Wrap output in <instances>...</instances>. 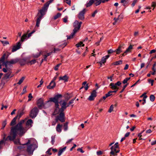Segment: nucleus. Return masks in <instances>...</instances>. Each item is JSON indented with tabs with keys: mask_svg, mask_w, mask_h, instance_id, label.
<instances>
[{
	"mask_svg": "<svg viewBox=\"0 0 156 156\" xmlns=\"http://www.w3.org/2000/svg\"><path fill=\"white\" fill-rule=\"evenodd\" d=\"M62 97V94H58L54 97L50 98L49 101H48L47 102L50 101L54 103L55 109L53 115H58L56 118V122L59 120L61 122H63L65 120V114L64 111L70 105L74 103L76 98L70 100L67 105L66 102L64 100H61L59 102V98H61Z\"/></svg>",
	"mask_w": 156,
	"mask_h": 156,
	"instance_id": "f257e3e1",
	"label": "nucleus"
},
{
	"mask_svg": "<svg viewBox=\"0 0 156 156\" xmlns=\"http://www.w3.org/2000/svg\"><path fill=\"white\" fill-rule=\"evenodd\" d=\"M23 123V121H22L15 126L12 127L10 131V135L8 136L6 138H5V134H4L3 140L0 141V149L5 144L6 141L8 140H14L16 138L18 132L20 136H22L24 135L26 130L22 126L21 124Z\"/></svg>",
	"mask_w": 156,
	"mask_h": 156,
	"instance_id": "f03ea898",
	"label": "nucleus"
},
{
	"mask_svg": "<svg viewBox=\"0 0 156 156\" xmlns=\"http://www.w3.org/2000/svg\"><path fill=\"white\" fill-rule=\"evenodd\" d=\"M6 55L5 53L0 58V69L2 68V66H5L6 68H3L2 69L3 71L5 73H7L5 74L2 77L1 80V84L4 85L6 82L7 81V79L12 77L13 76L11 75L12 72L10 70H9L8 68V66H10L11 64H14L18 62L19 59L16 58L14 59H11L10 61H5V59Z\"/></svg>",
	"mask_w": 156,
	"mask_h": 156,
	"instance_id": "7ed1b4c3",
	"label": "nucleus"
},
{
	"mask_svg": "<svg viewBox=\"0 0 156 156\" xmlns=\"http://www.w3.org/2000/svg\"><path fill=\"white\" fill-rule=\"evenodd\" d=\"M54 0H50L49 1L44 5V6L41 9L39 10L36 19V27H39L41 20L43 16L45 14L50 4L52 3Z\"/></svg>",
	"mask_w": 156,
	"mask_h": 156,
	"instance_id": "20e7f679",
	"label": "nucleus"
},
{
	"mask_svg": "<svg viewBox=\"0 0 156 156\" xmlns=\"http://www.w3.org/2000/svg\"><path fill=\"white\" fill-rule=\"evenodd\" d=\"M23 145H27L26 151L28 154L30 155L33 154L34 150L38 147L36 144L34 143H31L30 140H29L28 142L26 143L23 144Z\"/></svg>",
	"mask_w": 156,
	"mask_h": 156,
	"instance_id": "39448f33",
	"label": "nucleus"
},
{
	"mask_svg": "<svg viewBox=\"0 0 156 156\" xmlns=\"http://www.w3.org/2000/svg\"><path fill=\"white\" fill-rule=\"evenodd\" d=\"M22 121H23V123H22L21 124L22 127L25 129L26 130V131L25 133H26L27 130L29 128H31L32 126V124L33 123V121L31 119H29L26 122V127L25 128H24L23 126V124L24 123L25 120H20L16 125H17L18 123H20V122Z\"/></svg>",
	"mask_w": 156,
	"mask_h": 156,
	"instance_id": "423d86ee",
	"label": "nucleus"
},
{
	"mask_svg": "<svg viewBox=\"0 0 156 156\" xmlns=\"http://www.w3.org/2000/svg\"><path fill=\"white\" fill-rule=\"evenodd\" d=\"M39 110L37 107H34L30 111V116L32 119L35 118L37 115Z\"/></svg>",
	"mask_w": 156,
	"mask_h": 156,
	"instance_id": "0eeeda50",
	"label": "nucleus"
},
{
	"mask_svg": "<svg viewBox=\"0 0 156 156\" xmlns=\"http://www.w3.org/2000/svg\"><path fill=\"white\" fill-rule=\"evenodd\" d=\"M82 23L81 22H79L77 20H76L73 23L74 28L73 31L76 33L80 30Z\"/></svg>",
	"mask_w": 156,
	"mask_h": 156,
	"instance_id": "6e6552de",
	"label": "nucleus"
},
{
	"mask_svg": "<svg viewBox=\"0 0 156 156\" xmlns=\"http://www.w3.org/2000/svg\"><path fill=\"white\" fill-rule=\"evenodd\" d=\"M118 148H115V147L112 146L111 147L110 149L111 151L110 152V156H115L117 155V153H119L120 150Z\"/></svg>",
	"mask_w": 156,
	"mask_h": 156,
	"instance_id": "1a4fd4ad",
	"label": "nucleus"
},
{
	"mask_svg": "<svg viewBox=\"0 0 156 156\" xmlns=\"http://www.w3.org/2000/svg\"><path fill=\"white\" fill-rule=\"evenodd\" d=\"M86 11V9H84L82 11L80 12L77 15L78 17L80 20H84V16Z\"/></svg>",
	"mask_w": 156,
	"mask_h": 156,
	"instance_id": "9d476101",
	"label": "nucleus"
},
{
	"mask_svg": "<svg viewBox=\"0 0 156 156\" xmlns=\"http://www.w3.org/2000/svg\"><path fill=\"white\" fill-rule=\"evenodd\" d=\"M21 45V43L20 42L17 43L16 45L13 46L12 48V52H14L20 48Z\"/></svg>",
	"mask_w": 156,
	"mask_h": 156,
	"instance_id": "9b49d317",
	"label": "nucleus"
},
{
	"mask_svg": "<svg viewBox=\"0 0 156 156\" xmlns=\"http://www.w3.org/2000/svg\"><path fill=\"white\" fill-rule=\"evenodd\" d=\"M124 45V44L120 45L119 46L118 48L115 50V51L117 54H119L122 51L124 48L123 47Z\"/></svg>",
	"mask_w": 156,
	"mask_h": 156,
	"instance_id": "f8f14e48",
	"label": "nucleus"
},
{
	"mask_svg": "<svg viewBox=\"0 0 156 156\" xmlns=\"http://www.w3.org/2000/svg\"><path fill=\"white\" fill-rule=\"evenodd\" d=\"M37 105L39 108L44 106V104L43 99L41 98L39 99L37 101Z\"/></svg>",
	"mask_w": 156,
	"mask_h": 156,
	"instance_id": "ddd939ff",
	"label": "nucleus"
},
{
	"mask_svg": "<svg viewBox=\"0 0 156 156\" xmlns=\"http://www.w3.org/2000/svg\"><path fill=\"white\" fill-rule=\"evenodd\" d=\"M110 56L109 55H107L105 56H104L102 57L101 60L100 62L101 65L102 64H104L106 62V59H107Z\"/></svg>",
	"mask_w": 156,
	"mask_h": 156,
	"instance_id": "4468645a",
	"label": "nucleus"
},
{
	"mask_svg": "<svg viewBox=\"0 0 156 156\" xmlns=\"http://www.w3.org/2000/svg\"><path fill=\"white\" fill-rule=\"evenodd\" d=\"M18 62L21 66H23L26 63L28 64L25 59H19Z\"/></svg>",
	"mask_w": 156,
	"mask_h": 156,
	"instance_id": "2eb2a0df",
	"label": "nucleus"
},
{
	"mask_svg": "<svg viewBox=\"0 0 156 156\" xmlns=\"http://www.w3.org/2000/svg\"><path fill=\"white\" fill-rule=\"evenodd\" d=\"M109 87L110 88L113 90H119V87L116 86L114 83H111L109 85Z\"/></svg>",
	"mask_w": 156,
	"mask_h": 156,
	"instance_id": "dca6fc26",
	"label": "nucleus"
},
{
	"mask_svg": "<svg viewBox=\"0 0 156 156\" xmlns=\"http://www.w3.org/2000/svg\"><path fill=\"white\" fill-rule=\"evenodd\" d=\"M62 125L60 124H58L57 126L56 127V131L59 133H60L62 131Z\"/></svg>",
	"mask_w": 156,
	"mask_h": 156,
	"instance_id": "f3484780",
	"label": "nucleus"
},
{
	"mask_svg": "<svg viewBox=\"0 0 156 156\" xmlns=\"http://www.w3.org/2000/svg\"><path fill=\"white\" fill-rule=\"evenodd\" d=\"M68 77L66 75H64L63 76H60L59 77V80H63L65 82L68 81Z\"/></svg>",
	"mask_w": 156,
	"mask_h": 156,
	"instance_id": "a211bd4d",
	"label": "nucleus"
},
{
	"mask_svg": "<svg viewBox=\"0 0 156 156\" xmlns=\"http://www.w3.org/2000/svg\"><path fill=\"white\" fill-rule=\"evenodd\" d=\"M17 119H18V116H16L11 121L10 124V126H13L16 124V121Z\"/></svg>",
	"mask_w": 156,
	"mask_h": 156,
	"instance_id": "6ab92c4d",
	"label": "nucleus"
},
{
	"mask_svg": "<svg viewBox=\"0 0 156 156\" xmlns=\"http://www.w3.org/2000/svg\"><path fill=\"white\" fill-rule=\"evenodd\" d=\"M23 110L19 111L18 112L17 115L16 116H18V119H19L21 116L24 114Z\"/></svg>",
	"mask_w": 156,
	"mask_h": 156,
	"instance_id": "aec40b11",
	"label": "nucleus"
},
{
	"mask_svg": "<svg viewBox=\"0 0 156 156\" xmlns=\"http://www.w3.org/2000/svg\"><path fill=\"white\" fill-rule=\"evenodd\" d=\"M94 0H90L89 2H87L86 4V6L87 7H88L92 5L94 3Z\"/></svg>",
	"mask_w": 156,
	"mask_h": 156,
	"instance_id": "412c9836",
	"label": "nucleus"
},
{
	"mask_svg": "<svg viewBox=\"0 0 156 156\" xmlns=\"http://www.w3.org/2000/svg\"><path fill=\"white\" fill-rule=\"evenodd\" d=\"M66 147H64L63 148L61 149H60L58 152V156H60L61 155V154H62L64 151H65V150H66Z\"/></svg>",
	"mask_w": 156,
	"mask_h": 156,
	"instance_id": "4be33fe9",
	"label": "nucleus"
},
{
	"mask_svg": "<svg viewBox=\"0 0 156 156\" xmlns=\"http://www.w3.org/2000/svg\"><path fill=\"white\" fill-rule=\"evenodd\" d=\"M27 37V34H24L21 37L20 41L19 42H22L24 41Z\"/></svg>",
	"mask_w": 156,
	"mask_h": 156,
	"instance_id": "5701e85b",
	"label": "nucleus"
},
{
	"mask_svg": "<svg viewBox=\"0 0 156 156\" xmlns=\"http://www.w3.org/2000/svg\"><path fill=\"white\" fill-rule=\"evenodd\" d=\"M133 45H130L126 50L125 51V53H127L129 52H131V50L133 49Z\"/></svg>",
	"mask_w": 156,
	"mask_h": 156,
	"instance_id": "b1692460",
	"label": "nucleus"
},
{
	"mask_svg": "<svg viewBox=\"0 0 156 156\" xmlns=\"http://www.w3.org/2000/svg\"><path fill=\"white\" fill-rule=\"evenodd\" d=\"M76 33H75V32L73 31V32L70 35L67 36V39H71L73 38Z\"/></svg>",
	"mask_w": 156,
	"mask_h": 156,
	"instance_id": "393cba45",
	"label": "nucleus"
},
{
	"mask_svg": "<svg viewBox=\"0 0 156 156\" xmlns=\"http://www.w3.org/2000/svg\"><path fill=\"white\" fill-rule=\"evenodd\" d=\"M94 3L96 6L99 5L101 2V0H94Z\"/></svg>",
	"mask_w": 156,
	"mask_h": 156,
	"instance_id": "a878e982",
	"label": "nucleus"
},
{
	"mask_svg": "<svg viewBox=\"0 0 156 156\" xmlns=\"http://www.w3.org/2000/svg\"><path fill=\"white\" fill-rule=\"evenodd\" d=\"M57 78V76H55L53 80L50 83V85L51 84H53V86H54L55 85V81L56 79Z\"/></svg>",
	"mask_w": 156,
	"mask_h": 156,
	"instance_id": "bb28decb",
	"label": "nucleus"
},
{
	"mask_svg": "<svg viewBox=\"0 0 156 156\" xmlns=\"http://www.w3.org/2000/svg\"><path fill=\"white\" fill-rule=\"evenodd\" d=\"M53 84H52L51 85H50V83L49 85H48L47 87L48 89H53L54 87H55L56 86V83H55V85L54 86H53Z\"/></svg>",
	"mask_w": 156,
	"mask_h": 156,
	"instance_id": "cd10ccee",
	"label": "nucleus"
},
{
	"mask_svg": "<svg viewBox=\"0 0 156 156\" xmlns=\"http://www.w3.org/2000/svg\"><path fill=\"white\" fill-rule=\"evenodd\" d=\"M122 63V61L121 60H119L118 61H116L114 62L113 64L115 65H120Z\"/></svg>",
	"mask_w": 156,
	"mask_h": 156,
	"instance_id": "c85d7f7f",
	"label": "nucleus"
},
{
	"mask_svg": "<svg viewBox=\"0 0 156 156\" xmlns=\"http://www.w3.org/2000/svg\"><path fill=\"white\" fill-rule=\"evenodd\" d=\"M25 79V77L24 76H23L20 79L19 81L18 82L17 84L20 85L23 82V80H24Z\"/></svg>",
	"mask_w": 156,
	"mask_h": 156,
	"instance_id": "c756f323",
	"label": "nucleus"
},
{
	"mask_svg": "<svg viewBox=\"0 0 156 156\" xmlns=\"http://www.w3.org/2000/svg\"><path fill=\"white\" fill-rule=\"evenodd\" d=\"M76 46L77 47H79L81 46L83 47L84 46V44L83 43V42L82 41L80 42L79 43L76 44Z\"/></svg>",
	"mask_w": 156,
	"mask_h": 156,
	"instance_id": "7c9ffc66",
	"label": "nucleus"
},
{
	"mask_svg": "<svg viewBox=\"0 0 156 156\" xmlns=\"http://www.w3.org/2000/svg\"><path fill=\"white\" fill-rule=\"evenodd\" d=\"M23 146L24 145H23V144L22 146L18 147L17 148L21 151H24L25 150V147Z\"/></svg>",
	"mask_w": 156,
	"mask_h": 156,
	"instance_id": "2f4dec72",
	"label": "nucleus"
},
{
	"mask_svg": "<svg viewBox=\"0 0 156 156\" xmlns=\"http://www.w3.org/2000/svg\"><path fill=\"white\" fill-rule=\"evenodd\" d=\"M7 124L6 122V120H4L2 122V127L1 128L2 129H4V128L5 127V126Z\"/></svg>",
	"mask_w": 156,
	"mask_h": 156,
	"instance_id": "473e14b6",
	"label": "nucleus"
},
{
	"mask_svg": "<svg viewBox=\"0 0 156 156\" xmlns=\"http://www.w3.org/2000/svg\"><path fill=\"white\" fill-rule=\"evenodd\" d=\"M91 94L95 97L97 96V92L96 90H93L91 93Z\"/></svg>",
	"mask_w": 156,
	"mask_h": 156,
	"instance_id": "72a5a7b5",
	"label": "nucleus"
},
{
	"mask_svg": "<svg viewBox=\"0 0 156 156\" xmlns=\"http://www.w3.org/2000/svg\"><path fill=\"white\" fill-rule=\"evenodd\" d=\"M61 15V14L60 13H58L55 16L53 17V19L54 20H56L58 18L60 17Z\"/></svg>",
	"mask_w": 156,
	"mask_h": 156,
	"instance_id": "f704fd0d",
	"label": "nucleus"
},
{
	"mask_svg": "<svg viewBox=\"0 0 156 156\" xmlns=\"http://www.w3.org/2000/svg\"><path fill=\"white\" fill-rule=\"evenodd\" d=\"M36 62V60L35 59H34L31 61H29L27 62L28 64L30 63V65H32L33 64H35Z\"/></svg>",
	"mask_w": 156,
	"mask_h": 156,
	"instance_id": "c9c22d12",
	"label": "nucleus"
},
{
	"mask_svg": "<svg viewBox=\"0 0 156 156\" xmlns=\"http://www.w3.org/2000/svg\"><path fill=\"white\" fill-rule=\"evenodd\" d=\"M68 123L67 122H66L64 125V129L65 131H66L68 129Z\"/></svg>",
	"mask_w": 156,
	"mask_h": 156,
	"instance_id": "e433bc0d",
	"label": "nucleus"
},
{
	"mask_svg": "<svg viewBox=\"0 0 156 156\" xmlns=\"http://www.w3.org/2000/svg\"><path fill=\"white\" fill-rule=\"evenodd\" d=\"M155 98V97L154 95L152 94L150 96V99L151 101H154Z\"/></svg>",
	"mask_w": 156,
	"mask_h": 156,
	"instance_id": "4c0bfd02",
	"label": "nucleus"
},
{
	"mask_svg": "<svg viewBox=\"0 0 156 156\" xmlns=\"http://www.w3.org/2000/svg\"><path fill=\"white\" fill-rule=\"evenodd\" d=\"M105 95L107 98L110 96L113 95L112 94V90L109 91Z\"/></svg>",
	"mask_w": 156,
	"mask_h": 156,
	"instance_id": "58836bf2",
	"label": "nucleus"
},
{
	"mask_svg": "<svg viewBox=\"0 0 156 156\" xmlns=\"http://www.w3.org/2000/svg\"><path fill=\"white\" fill-rule=\"evenodd\" d=\"M130 78V77L126 78L122 82L123 84H125L126 83L128 80H129Z\"/></svg>",
	"mask_w": 156,
	"mask_h": 156,
	"instance_id": "ea45409f",
	"label": "nucleus"
},
{
	"mask_svg": "<svg viewBox=\"0 0 156 156\" xmlns=\"http://www.w3.org/2000/svg\"><path fill=\"white\" fill-rule=\"evenodd\" d=\"M27 86H25V87H24L23 88V91H22V92L21 94V95H23V94H25V93L26 92H27V90H26V88H27Z\"/></svg>",
	"mask_w": 156,
	"mask_h": 156,
	"instance_id": "a19ab883",
	"label": "nucleus"
},
{
	"mask_svg": "<svg viewBox=\"0 0 156 156\" xmlns=\"http://www.w3.org/2000/svg\"><path fill=\"white\" fill-rule=\"evenodd\" d=\"M95 98V97L91 94L88 98V99L90 101H92L94 100Z\"/></svg>",
	"mask_w": 156,
	"mask_h": 156,
	"instance_id": "79ce46f5",
	"label": "nucleus"
},
{
	"mask_svg": "<svg viewBox=\"0 0 156 156\" xmlns=\"http://www.w3.org/2000/svg\"><path fill=\"white\" fill-rule=\"evenodd\" d=\"M114 107L113 105L110 106V108L108 110V112L109 113L111 112L113 110Z\"/></svg>",
	"mask_w": 156,
	"mask_h": 156,
	"instance_id": "37998d69",
	"label": "nucleus"
},
{
	"mask_svg": "<svg viewBox=\"0 0 156 156\" xmlns=\"http://www.w3.org/2000/svg\"><path fill=\"white\" fill-rule=\"evenodd\" d=\"M55 136H52L51 137V143L52 144H54L55 142Z\"/></svg>",
	"mask_w": 156,
	"mask_h": 156,
	"instance_id": "c03bdc74",
	"label": "nucleus"
},
{
	"mask_svg": "<svg viewBox=\"0 0 156 156\" xmlns=\"http://www.w3.org/2000/svg\"><path fill=\"white\" fill-rule=\"evenodd\" d=\"M61 64V63H59L57 64L54 67V69L56 70H58V68L59 67L60 65Z\"/></svg>",
	"mask_w": 156,
	"mask_h": 156,
	"instance_id": "a18cd8bd",
	"label": "nucleus"
},
{
	"mask_svg": "<svg viewBox=\"0 0 156 156\" xmlns=\"http://www.w3.org/2000/svg\"><path fill=\"white\" fill-rule=\"evenodd\" d=\"M147 98V95H144L143 97V102L142 103L143 105H144L146 103V99Z\"/></svg>",
	"mask_w": 156,
	"mask_h": 156,
	"instance_id": "49530a36",
	"label": "nucleus"
},
{
	"mask_svg": "<svg viewBox=\"0 0 156 156\" xmlns=\"http://www.w3.org/2000/svg\"><path fill=\"white\" fill-rule=\"evenodd\" d=\"M1 41L4 46L9 44V42L8 41Z\"/></svg>",
	"mask_w": 156,
	"mask_h": 156,
	"instance_id": "de8ad7c7",
	"label": "nucleus"
},
{
	"mask_svg": "<svg viewBox=\"0 0 156 156\" xmlns=\"http://www.w3.org/2000/svg\"><path fill=\"white\" fill-rule=\"evenodd\" d=\"M121 3H123L124 6H126L127 4V1L126 0H121Z\"/></svg>",
	"mask_w": 156,
	"mask_h": 156,
	"instance_id": "09e8293b",
	"label": "nucleus"
},
{
	"mask_svg": "<svg viewBox=\"0 0 156 156\" xmlns=\"http://www.w3.org/2000/svg\"><path fill=\"white\" fill-rule=\"evenodd\" d=\"M28 97L29 99H28V101H29L31 100L32 98H33V96L32 95V94L31 93L29 94L28 95Z\"/></svg>",
	"mask_w": 156,
	"mask_h": 156,
	"instance_id": "8fccbe9b",
	"label": "nucleus"
},
{
	"mask_svg": "<svg viewBox=\"0 0 156 156\" xmlns=\"http://www.w3.org/2000/svg\"><path fill=\"white\" fill-rule=\"evenodd\" d=\"M41 54V53L39 52L38 53H37L36 54L34 55L33 57L34 58H37L40 56Z\"/></svg>",
	"mask_w": 156,
	"mask_h": 156,
	"instance_id": "3c124183",
	"label": "nucleus"
},
{
	"mask_svg": "<svg viewBox=\"0 0 156 156\" xmlns=\"http://www.w3.org/2000/svg\"><path fill=\"white\" fill-rule=\"evenodd\" d=\"M116 86H119L122 83L120 81H118L117 83H114Z\"/></svg>",
	"mask_w": 156,
	"mask_h": 156,
	"instance_id": "603ef678",
	"label": "nucleus"
},
{
	"mask_svg": "<svg viewBox=\"0 0 156 156\" xmlns=\"http://www.w3.org/2000/svg\"><path fill=\"white\" fill-rule=\"evenodd\" d=\"M64 2H66V3L67 4L70 6L71 5V1L70 0H65L64 1Z\"/></svg>",
	"mask_w": 156,
	"mask_h": 156,
	"instance_id": "864d4df0",
	"label": "nucleus"
},
{
	"mask_svg": "<svg viewBox=\"0 0 156 156\" xmlns=\"http://www.w3.org/2000/svg\"><path fill=\"white\" fill-rule=\"evenodd\" d=\"M107 98V97L105 94V96L102 97V98L100 99L99 100V102H101L103 100L104 101Z\"/></svg>",
	"mask_w": 156,
	"mask_h": 156,
	"instance_id": "5fc2aeb1",
	"label": "nucleus"
},
{
	"mask_svg": "<svg viewBox=\"0 0 156 156\" xmlns=\"http://www.w3.org/2000/svg\"><path fill=\"white\" fill-rule=\"evenodd\" d=\"M68 95H69L68 94L65 95V98L67 100H69L71 98V97L70 96H69Z\"/></svg>",
	"mask_w": 156,
	"mask_h": 156,
	"instance_id": "6e6d98bb",
	"label": "nucleus"
},
{
	"mask_svg": "<svg viewBox=\"0 0 156 156\" xmlns=\"http://www.w3.org/2000/svg\"><path fill=\"white\" fill-rule=\"evenodd\" d=\"M82 148H79L77 149V151H80L81 153H83L84 151L82 150Z\"/></svg>",
	"mask_w": 156,
	"mask_h": 156,
	"instance_id": "4d7b16f0",
	"label": "nucleus"
},
{
	"mask_svg": "<svg viewBox=\"0 0 156 156\" xmlns=\"http://www.w3.org/2000/svg\"><path fill=\"white\" fill-rule=\"evenodd\" d=\"M148 81L149 83H151V85L153 86V83L154 80H153L149 79L148 80Z\"/></svg>",
	"mask_w": 156,
	"mask_h": 156,
	"instance_id": "13d9d810",
	"label": "nucleus"
},
{
	"mask_svg": "<svg viewBox=\"0 0 156 156\" xmlns=\"http://www.w3.org/2000/svg\"><path fill=\"white\" fill-rule=\"evenodd\" d=\"M115 52V51H113L112 49H110V50L108 51V54H111V53H112L113 52Z\"/></svg>",
	"mask_w": 156,
	"mask_h": 156,
	"instance_id": "bf43d9fd",
	"label": "nucleus"
},
{
	"mask_svg": "<svg viewBox=\"0 0 156 156\" xmlns=\"http://www.w3.org/2000/svg\"><path fill=\"white\" fill-rule=\"evenodd\" d=\"M127 84H126L123 87L122 89V90L120 91V93H122L123 92V91L124 90L125 88L127 87Z\"/></svg>",
	"mask_w": 156,
	"mask_h": 156,
	"instance_id": "052dcab7",
	"label": "nucleus"
},
{
	"mask_svg": "<svg viewBox=\"0 0 156 156\" xmlns=\"http://www.w3.org/2000/svg\"><path fill=\"white\" fill-rule=\"evenodd\" d=\"M156 6V3L155 2H153L151 4V7H154L153 9V10L154 9V8Z\"/></svg>",
	"mask_w": 156,
	"mask_h": 156,
	"instance_id": "680f3d73",
	"label": "nucleus"
},
{
	"mask_svg": "<svg viewBox=\"0 0 156 156\" xmlns=\"http://www.w3.org/2000/svg\"><path fill=\"white\" fill-rule=\"evenodd\" d=\"M118 142H116L115 143V144L114 147H115V148H119V145H118Z\"/></svg>",
	"mask_w": 156,
	"mask_h": 156,
	"instance_id": "e2e57ef3",
	"label": "nucleus"
},
{
	"mask_svg": "<svg viewBox=\"0 0 156 156\" xmlns=\"http://www.w3.org/2000/svg\"><path fill=\"white\" fill-rule=\"evenodd\" d=\"M14 143L15 144H19L21 145V144L20 143V142L19 139L18 140H17V141H16V140L14 141Z\"/></svg>",
	"mask_w": 156,
	"mask_h": 156,
	"instance_id": "0e129e2a",
	"label": "nucleus"
},
{
	"mask_svg": "<svg viewBox=\"0 0 156 156\" xmlns=\"http://www.w3.org/2000/svg\"><path fill=\"white\" fill-rule=\"evenodd\" d=\"M97 155H100L102 154V152L101 151H97Z\"/></svg>",
	"mask_w": 156,
	"mask_h": 156,
	"instance_id": "69168bd1",
	"label": "nucleus"
},
{
	"mask_svg": "<svg viewBox=\"0 0 156 156\" xmlns=\"http://www.w3.org/2000/svg\"><path fill=\"white\" fill-rule=\"evenodd\" d=\"M51 148L49 149L46 152V153H47L49 155H51L52 154V153L50 152L51 151Z\"/></svg>",
	"mask_w": 156,
	"mask_h": 156,
	"instance_id": "338daca9",
	"label": "nucleus"
},
{
	"mask_svg": "<svg viewBox=\"0 0 156 156\" xmlns=\"http://www.w3.org/2000/svg\"><path fill=\"white\" fill-rule=\"evenodd\" d=\"M97 13V10H95L94 11V12L92 14V17H94L95 16V15Z\"/></svg>",
	"mask_w": 156,
	"mask_h": 156,
	"instance_id": "774afa93",
	"label": "nucleus"
}]
</instances>
